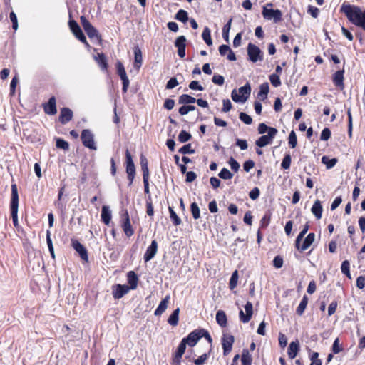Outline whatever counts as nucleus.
Masks as SVG:
<instances>
[{"instance_id": "nucleus-1", "label": "nucleus", "mask_w": 365, "mask_h": 365, "mask_svg": "<svg viewBox=\"0 0 365 365\" xmlns=\"http://www.w3.org/2000/svg\"><path fill=\"white\" fill-rule=\"evenodd\" d=\"M341 11L346 16L350 22L365 31V11L356 6L343 4Z\"/></svg>"}, {"instance_id": "nucleus-2", "label": "nucleus", "mask_w": 365, "mask_h": 365, "mask_svg": "<svg viewBox=\"0 0 365 365\" xmlns=\"http://www.w3.org/2000/svg\"><path fill=\"white\" fill-rule=\"evenodd\" d=\"M18 207H19V195L17 187L16 185H12L11 186V217L13 220V223L15 227L19 226L18 222Z\"/></svg>"}, {"instance_id": "nucleus-3", "label": "nucleus", "mask_w": 365, "mask_h": 365, "mask_svg": "<svg viewBox=\"0 0 365 365\" xmlns=\"http://www.w3.org/2000/svg\"><path fill=\"white\" fill-rule=\"evenodd\" d=\"M251 93V87L249 83L240 87L237 91L234 89L232 91V99L235 102L245 103Z\"/></svg>"}, {"instance_id": "nucleus-4", "label": "nucleus", "mask_w": 365, "mask_h": 365, "mask_svg": "<svg viewBox=\"0 0 365 365\" xmlns=\"http://www.w3.org/2000/svg\"><path fill=\"white\" fill-rule=\"evenodd\" d=\"M68 25L71 31L76 36V38L81 41L82 43H83L86 46H89L86 38L83 34L81 29L78 26V23L75 20L71 19L68 21Z\"/></svg>"}, {"instance_id": "nucleus-5", "label": "nucleus", "mask_w": 365, "mask_h": 365, "mask_svg": "<svg viewBox=\"0 0 365 365\" xmlns=\"http://www.w3.org/2000/svg\"><path fill=\"white\" fill-rule=\"evenodd\" d=\"M247 54L249 59L253 63L262 61L263 58V54L259 48L251 43L247 46Z\"/></svg>"}, {"instance_id": "nucleus-6", "label": "nucleus", "mask_w": 365, "mask_h": 365, "mask_svg": "<svg viewBox=\"0 0 365 365\" xmlns=\"http://www.w3.org/2000/svg\"><path fill=\"white\" fill-rule=\"evenodd\" d=\"M81 23L87 35L91 38H96L101 40V36L98 31L91 25V24L83 16H81Z\"/></svg>"}, {"instance_id": "nucleus-7", "label": "nucleus", "mask_w": 365, "mask_h": 365, "mask_svg": "<svg viewBox=\"0 0 365 365\" xmlns=\"http://www.w3.org/2000/svg\"><path fill=\"white\" fill-rule=\"evenodd\" d=\"M277 133V130L276 128H270L269 129V133L267 135H264L261 136L257 141L256 145L258 147H264L270 143H272L273 139Z\"/></svg>"}, {"instance_id": "nucleus-8", "label": "nucleus", "mask_w": 365, "mask_h": 365, "mask_svg": "<svg viewBox=\"0 0 365 365\" xmlns=\"http://www.w3.org/2000/svg\"><path fill=\"white\" fill-rule=\"evenodd\" d=\"M126 156V173L128 174V178L130 180V185L133 183L135 174V168L132 159V156L129 151L127 150L125 152Z\"/></svg>"}, {"instance_id": "nucleus-9", "label": "nucleus", "mask_w": 365, "mask_h": 365, "mask_svg": "<svg viewBox=\"0 0 365 365\" xmlns=\"http://www.w3.org/2000/svg\"><path fill=\"white\" fill-rule=\"evenodd\" d=\"M81 140L85 147L94 150L97 149L94 142L93 135L89 130H83L82 131Z\"/></svg>"}, {"instance_id": "nucleus-10", "label": "nucleus", "mask_w": 365, "mask_h": 365, "mask_svg": "<svg viewBox=\"0 0 365 365\" xmlns=\"http://www.w3.org/2000/svg\"><path fill=\"white\" fill-rule=\"evenodd\" d=\"M117 71L120 76V79L123 81V91L125 93L129 86V79L126 75V72L123 63L120 61L117 63Z\"/></svg>"}, {"instance_id": "nucleus-11", "label": "nucleus", "mask_w": 365, "mask_h": 365, "mask_svg": "<svg viewBox=\"0 0 365 365\" xmlns=\"http://www.w3.org/2000/svg\"><path fill=\"white\" fill-rule=\"evenodd\" d=\"M246 314L242 310L240 311V319L243 323H247L252 318L253 314V307L250 302H247L245 306Z\"/></svg>"}, {"instance_id": "nucleus-12", "label": "nucleus", "mask_w": 365, "mask_h": 365, "mask_svg": "<svg viewBox=\"0 0 365 365\" xmlns=\"http://www.w3.org/2000/svg\"><path fill=\"white\" fill-rule=\"evenodd\" d=\"M262 14L265 19H273L275 22H278L282 19V12L278 9H268L264 7L262 11Z\"/></svg>"}, {"instance_id": "nucleus-13", "label": "nucleus", "mask_w": 365, "mask_h": 365, "mask_svg": "<svg viewBox=\"0 0 365 365\" xmlns=\"http://www.w3.org/2000/svg\"><path fill=\"white\" fill-rule=\"evenodd\" d=\"M235 341L234 336L230 334H225L222 337V348L224 355H227L232 348V344Z\"/></svg>"}, {"instance_id": "nucleus-14", "label": "nucleus", "mask_w": 365, "mask_h": 365, "mask_svg": "<svg viewBox=\"0 0 365 365\" xmlns=\"http://www.w3.org/2000/svg\"><path fill=\"white\" fill-rule=\"evenodd\" d=\"M202 331L201 330H195L192 332H191L187 338H184L183 339L185 340L186 343L190 346H194L197 342L199 341V339L202 337Z\"/></svg>"}, {"instance_id": "nucleus-15", "label": "nucleus", "mask_w": 365, "mask_h": 365, "mask_svg": "<svg viewBox=\"0 0 365 365\" xmlns=\"http://www.w3.org/2000/svg\"><path fill=\"white\" fill-rule=\"evenodd\" d=\"M128 290V287L125 285L116 284L112 287V293L115 299H120L123 297Z\"/></svg>"}, {"instance_id": "nucleus-16", "label": "nucleus", "mask_w": 365, "mask_h": 365, "mask_svg": "<svg viewBox=\"0 0 365 365\" xmlns=\"http://www.w3.org/2000/svg\"><path fill=\"white\" fill-rule=\"evenodd\" d=\"M73 247L80 255L81 259L86 262H88V254L86 249L77 240L72 241Z\"/></svg>"}, {"instance_id": "nucleus-17", "label": "nucleus", "mask_w": 365, "mask_h": 365, "mask_svg": "<svg viewBox=\"0 0 365 365\" xmlns=\"http://www.w3.org/2000/svg\"><path fill=\"white\" fill-rule=\"evenodd\" d=\"M158 250V243L155 240H153L151 245L148 247L144 255L145 262L150 261L156 255Z\"/></svg>"}, {"instance_id": "nucleus-18", "label": "nucleus", "mask_w": 365, "mask_h": 365, "mask_svg": "<svg viewBox=\"0 0 365 365\" xmlns=\"http://www.w3.org/2000/svg\"><path fill=\"white\" fill-rule=\"evenodd\" d=\"M44 111L48 115H55L57 112L56 106V98L51 97L48 102L44 106Z\"/></svg>"}, {"instance_id": "nucleus-19", "label": "nucleus", "mask_w": 365, "mask_h": 365, "mask_svg": "<svg viewBox=\"0 0 365 365\" xmlns=\"http://www.w3.org/2000/svg\"><path fill=\"white\" fill-rule=\"evenodd\" d=\"M73 117V112L71 109L67 108H63L61 110V113L59 116V120L65 124L70 121Z\"/></svg>"}, {"instance_id": "nucleus-20", "label": "nucleus", "mask_w": 365, "mask_h": 365, "mask_svg": "<svg viewBox=\"0 0 365 365\" xmlns=\"http://www.w3.org/2000/svg\"><path fill=\"white\" fill-rule=\"evenodd\" d=\"M333 81L335 86L339 87L341 89L344 88V70L338 71L335 73Z\"/></svg>"}, {"instance_id": "nucleus-21", "label": "nucleus", "mask_w": 365, "mask_h": 365, "mask_svg": "<svg viewBox=\"0 0 365 365\" xmlns=\"http://www.w3.org/2000/svg\"><path fill=\"white\" fill-rule=\"evenodd\" d=\"M322 210H323V208H322L321 202L319 200H317L314 202V203L311 209V211L317 220L321 219Z\"/></svg>"}, {"instance_id": "nucleus-22", "label": "nucleus", "mask_w": 365, "mask_h": 365, "mask_svg": "<svg viewBox=\"0 0 365 365\" xmlns=\"http://www.w3.org/2000/svg\"><path fill=\"white\" fill-rule=\"evenodd\" d=\"M299 349V344L298 341H292L289 344L288 349L289 357L292 359H294L297 355Z\"/></svg>"}, {"instance_id": "nucleus-23", "label": "nucleus", "mask_w": 365, "mask_h": 365, "mask_svg": "<svg viewBox=\"0 0 365 365\" xmlns=\"http://www.w3.org/2000/svg\"><path fill=\"white\" fill-rule=\"evenodd\" d=\"M125 221L123 224V230L125 232V234L128 236V237H130L133 234V230L131 227V225H130V219H129V215H128V213L126 212L125 213Z\"/></svg>"}, {"instance_id": "nucleus-24", "label": "nucleus", "mask_w": 365, "mask_h": 365, "mask_svg": "<svg viewBox=\"0 0 365 365\" xmlns=\"http://www.w3.org/2000/svg\"><path fill=\"white\" fill-rule=\"evenodd\" d=\"M170 296H166L160 303L158 308L155 311V315L159 316L162 314L168 307Z\"/></svg>"}, {"instance_id": "nucleus-25", "label": "nucleus", "mask_w": 365, "mask_h": 365, "mask_svg": "<svg viewBox=\"0 0 365 365\" xmlns=\"http://www.w3.org/2000/svg\"><path fill=\"white\" fill-rule=\"evenodd\" d=\"M134 55H135V61H134V67L138 70L143 62V56L141 50L138 47H135L134 49Z\"/></svg>"}, {"instance_id": "nucleus-26", "label": "nucleus", "mask_w": 365, "mask_h": 365, "mask_svg": "<svg viewBox=\"0 0 365 365\" xmlns=\"http://www.w3.org/2000/svg\"><path fill=\"white\" fill-rule=\"evenodd\" d=\"M216 321L217 324L222 327H225L227 324V319L226 314L222 310H219L216 314Z\"/></svg>"}, {"instance_id": "nucleus-27", "label": "nucleus", "mask_w": 365, "mask_h": 365, "mask_svg": "<svg viewBox=\"0 0 365 365\" xmlns=\"http://www.w3.org/2000/svg\"><path fill=\"white\" fill-rule=\"evenodd\" d=\"M101 218H102L103 222L106 225H108L110 222L111 212L109 210V207L106 205H103L102 207Z\"/></svg>"}, {"instance_id": "nucleus-28", "label": "nucleus", "mask_w": 365, "mask_h": 365, "mask_svg": "<svg viewBox=\"0 0 365 365\" xmlns=\"http://www.w3.org/2000/svg\"><path fill=\"white\" fill-rule=\"evenodd\" d=\"M315 240V235L314 233H309L304 239L300 250L302 251L306 250L311 246Z\"/></svg>"}, {"instance_id": "nucleus-29", "label": "nucleus", "mask_w": 365, "mask_h": 365, "mask_svg": "<svg viewBox=\"0 0 365 365\" xmlns=\"http://www.w3.org/2000/svg\"><path fill=\"white\" fill-rule=\"evenodd\" d=\"M196 99L187 94H182L178 98V103L182 105H190L195 103Z\"/></svg>"}, {"instance_id": "nucleus-30", "label": "nucleus", "mask_w": 365, "mask_h": 365, "mask_svg": "<svg viewBox=\"0 0 365 365\" xmlns=\"http://www.w3.org/2000/svg\"><path fill=\"white\" fill-rule=\"evenodd\" d=\"M179 313V308H177L175 310L173 311V312L171 314V315L169 317L168 319V322L169 324H170L171 326H176L178 324Z\"/></svg>"}, {"instance_id": "nucleus-31", "label": "nucleus", "mask_w": 365, "mask_h": 365, "mask_svg": "<svg viewBox=\"0 0 365 365\" xmlns=\"http://www.w3.org/2000/svg\"><path fill=\"white\" fill-rule=\"evenodd\" d=\"M269 93V84L268 83L265 82L260 85L259 87V91L257 94L258 97L260 98L262 100H264L267 94Z\"/></svg>"}, {"instance_id": "nucleus-32", "label": "nucleus", "mask_w": 365, "mask_h": 365, "mask_svg": "<svg viewBox=\"0 0 365 365\" xmlns=\"http://www.w3.org/2000/svg\"><path fill=\"white\" fill-rule=\"evenodd\" d=\"M140 165L143 170V178L149 177L148 163L145 157H140Z\"/></svg>"}, {"instance_id": "nucleus-33", "label": "nucleus", "mask_w": 365, "mask_h": 365, "mask_svg": "<svg viewBox=\"0 0 365 365\" xmlns=\"http://www.w3.org/2000/svg\"><path fill=\"white\" fill-rule=\"evenodd\" d=\"M241 361L242 365H251L252 359L247 350H243Z\"/></svg>"}, {"instance_id": "nucleus-34", "label": "nucleus", "mask_w": 365, "mask_h": 365, "mask_svg": "<svg viewBox=\"0 0 365 365\" xmlns=\"http://www.w3.org/2000/svg\"><path fill=\"white\" fill-rule=\"evenodd\" d=\"M322 163H324L326 165L327 169H330L336 165V163H337V159L336 158L330 159L327 156H323L322 158Z\"/></svg>"}, {"instance_id": "nucleus-35", "label": "nucleus", "mask_w": 365, "mask_h": 365, "mask_svg": "<svg viewBox=\"0 0 365 365\" xmlns=\"http://www.w3.org/2000/svg\"><path fill=\"white\" fill-rule=\"evenodd\" d=\"M307 303H308V298L307 297V296H304L302 300L301 301L300 304H299L297 309V314L299 316H301L306 307H307Z\"/></svg>"}, {"instance_id": "nucleus-36", "label": "nucleus", "mask_w": 365, "mask_h": 365, "mask_svg": "<svg viewBox=\"0 0 365 365\" xmlns=\"http://www.w3.org/2000/svg\"><path fill=\"white\" fill-rule=\"evenodd\" d=\"M202 37L208 46H211L212 44V41L210 36V30L208 27L205 28L202 34Z\"/></svg>"}, {"instance_id": "nucleus-37", "label": "nucleus", "mask_w": 365, "mask_h": 365, "mask_svg": "<svg viewBox=\"0 0 365 365\" xmlns=\"http://www.w3.org/2000/svg\"><path fill=\"white\" fill-rule=\"evenodd\" d=\"M238 278H239L238 272H237V270H235L232 273L230 280L229 287H230V289H234L237 287Z\"/></svg>"}, {"instance_id": "nucleus-38", "label": "nucleus", "mask_w": 365, "mask_h": 365, "mask_svg": "<svg viewBox=\"0 0 365 365\" xmlns=\"http://www.w3.org/2000/svg\"><path fill=\"white\" fill-rule=\"evenodd\" d=\"M232 19H230L228 22L224 26L222 29V36L226 41H229V32L231 29Z\"/></svg>"}, {"instance_id": "nucleus-39", "label": "nucleus", "mask_w": 365, "mask_h": 365, "mask_svg": "<svg viewBox=\"0 0 365 365\" xmlns=\"http://www.w3.org/2000/svg\"><path fill=\"white\" fill-rule=\"evenodd\" d=\"M96 61L99 63L100 66L102 69L105 70L108 67V63L105 56L103 53L98 54V56L96 57Z\"/></svg>"}, {"instance_id": "nucleus-40", "label": "nucleus", "mask_w": 365, "mask_h": 365, "mask_svg": "<svg viewBox=\"0 0 365 365\" xmlns=\"http://www.w3.org/2000/svg\"><path fill=\"white\" fill-rule=\"evenodd\" d=\"M195 106L192 105H183L179 108V113L181 115H187L190 111H193L195 110Z\"/></svg>"}, {"instance_id": "nucleus-41", "label": "nucleus", "mask_w": 365, "mask_h": 365, "mask_svg": "<svg viewBox=\"0 0 365 365\" xmlns=\"http://www.w3.org/2000/svg\"><path fill=\"white\" fill-rule=\"evenodd\" d=\"M175 19L183 23L186 22L188 20L187 11L182 9L179 10L175 15Z\"/></svg>"}, {"instance_id": "nucleus-42", "label": "nucleus", "mask_w": 365, "mask_h": 365, "mask_svg": "<svg viewBox=\"0 0 365 365\" xmlns=\"http://www.w3.org/2000/svg\"><path fill=\"white\" fill-rule=\"evenodd\" d=\"M128 282L131 285V288L132 289H135L136 287V285H137L138 278H137L135 274L133 272L131 271V272H128Z\"/></svg>"}, {"instance_id": "nucleus-43", "label": "nucleus", "mask_w": 365, "mask_h": 365, "mask_svg": "<svg viewBox=\"0 0 365 365\" xmlns=\"http://www.w3.org/2000/svg\"><path fill=\"white\" fill-rule=\"evenodd\" d=\"M191 212L194 219L197 220L200 217V208L196 202L191 204Z\"/></svg>"}, {"instance_id": "nucleus-44", "label": "nucleus", "mask_w": 365, "mask_h": 365, "mask_svg": "<svg viewBox=\"0 0 365 365\" xmlns=\"http://www.w3.org/2000/svg\"><path fill=\"white\" fill-rule=\"evenodd\" d=\"M219 177L222 179L229 180L232 178L233 174L227 168H222L219 173Z\"/></svg>"}, {"instance_id": "nucleus-45", "label": "nucleus", "mask_w": 365, "mask_h": 365, "mask_svg": "<svg viewBox=\"0 0 365 365\" xmlns=\"http://www.w3.org/2000/svg\"><path fill=\"white\" fill-rule=\"evenodd\" d=\"M297 144V135L294 130H292L289 135V145L292 148H294Z\"/></svg>"}, {"instance_id": "nucleus-46", "label": "nucleus", "mask_w": 365, "mask_h": 365, "mask_svg": "<svg viewBox=\"0 0 365 365\" xmlns=\"http://www.w3.org/2000/svg\"><path fill=\"white\" fill-rule=\"evenodd\" d=\"M169 212L170 214V218L173 221V223L175 225H179L181 223L180 218L176 215L173 209L170 207H169Z\"/></svg>"}, {"instance_id": "nucleus-47", "label": "nucleus", "mask_w": 365, "mask_h": 365, "mask_svg": "<svg viewBox=\"0 0 365 365\" xmlns=\"http://www.w3.org/2000/svg\"><path fill=\"white\" fill-rule=\"evenodd\" d=\"M190 138L191 135L186 132L185 130H182L178 135V140L181 143H185L188 141Z\"/></svg>"}, {"instance_id": "nucleus-48", "label": "nucleus", "mask_w": 365, "mask_h": 365, "mask_svg": "<svg viewBox=\"0 0 365 365\" xmlns=\"http://www.w3.org/2000/svg\"><path fill=\"white\" fill-rule=\"evenodd\" d=\"M269 80H270L272 85L274 87H278L281 85L279 76L276 73H273V74L270 75Z\"/></svg>"}, {"instance_id": "nucleus-49", "label": "nucleus", "mask_w": 365, "mask_h": 365, "mask_svg": "<svg viewBox=\"0 0 365 365\" xmlns=\"http://www.w3.org/2000/svg\"><path fill=\"white\" fill-rule=\"evenodd\" d=\"M185 41H186L185 37L184 36H180L176 38L175 42V46L178 48H185V46H186Z\"/></svg>"}, {"instance_id": "nucleus-50", "label": "nucleus", "mask_w": 365, "mask_h": 365, "mask_svg": "<svg viewBox=\"0 0 365 365\" xmlns=\"http://www.w3.org/2000/svg\"><path fill=\"white\" fill-rule=\"evenodd\" d=\"M187 344L186 343L185 340L182 339L181 341L180 344H179L175 354H178V356H182V355L184 354V353L185 351Z\"/></svg>"}, {"instance_id": "nucleus-51", "label": "nucleus", "mask_w": 365, "mask_h": 365, "mask_svg": "<svg viewBox=\"0 0 365 365\" xmlns=\"http://www.w3.org/2000/svg\"><path fill=\"white\" fill-rule=\"evenodd\" d=\"M240 119L247 125H250L252 122V118L245 113L241 112L239 116Z\"/></svg>"}, {"instance_id": "nucleus-52", "label": "nucleus", "mask_w": 365, "mask_h": 365, "mask_svg": "<svg viewBox=\"0 0 365 365\" xmlns=\"http://www.w3.org/2000/svg\"><path fill=\"white\" fill-rule=\"evenodd\" d=\"M290 165H291V156H290V155L287 154L284 157L281 165H282V168L288 169V168H289Z\"/></svg>"}, {"instance_id": "nucleus-53", "label": "nucleus", "mask_w": 365, "mask_h": 365, "mask_svg": "<svg viewBox=\"0 0 365 365\" xmlns=\"http://www.w3.org/2000/svg\"><path fill=\"white\" fill-rule=\"evenodd\" d=\"M341 272L348 277L351 278V274L349 272V262L347 260H345L342 262Z\"/></svg>"}, {"instance_id": "nucleus-54", "label": "nucleus", "mask_w": 365, "mask_h": 365, "mask_svg": "<svg viewBox=\"0 0 365 365\" xmlns=\"http://www.w3.org/2000/svg\"><path fill=\"white\" fill-rule=\"evenodd\" d=\"M56 147L58 148H61V149H63V150H68L69 148V145L68 143L65 141L64 140H62V139H58L56 140Z\"/></svg>"}, {"instance_id": "nucleus-55", "label": "nucleus", "mask_w": 365, "mask_h": 365, "mask_svg": "<svg viewBox=\"0 0 365 365\" xmlns=\"http://www.w3.org/2000/svg\"><path fill=\"white\" fill-rule=\"evenodd\" d=\"M232 108V103L229 99L223 100V107L222 111L224 113L229 112Z\"/></svg>"}, {"instance_id": "nucleus-56", "label": "nucleus", "mask_w": 365, "mask_h": 365, "mask_svg": "<svg viewBox=\"0 0 365 365\" xmlns=\"http://www.w3.org/2000/svg\"><path fill=\"white\" fill-rule=\"evenodd\" d=\"M212 82L215 84H217V85H219V86H222V85H223V83L225 82V79H224V77L222 76L215 75L212 77Z\"/></svg>"}, {"instance_id": "nucleus-57", "label": "nucleus", "mask_w": 365, "mask_h": 365, "mask_svg": "<svg viewBox=\"0 0 365 365\" xmlns=\"http://www.w3.org/2000/svg\"><path fill=\"white\" fill-rule=\"evenodd\" d=\"M331 136V131L329 128H325L324 129H323L322 133H321V136H320V139L322 140H327Z\"/></svg>"}, {"instance_id": "nucleus-58", "label": "nucleus", "mask_w": 365, "mask_h": 365, "mask_svg": "<svg viewBox=\"0 0 365 365\" xmlns=\"http://www.w3.org/2000/svg\"><path fill=\"white\" fill-rule=\"evenodd\" d=\"M307 11L314 18H317L319 13V9L313 6H309Z\"/></svg>"}, {"instance_id": "nucleus-59", "label": "nucleus", "mask_w": 365, "mask_h": 365, "mask_svg": "<svg viewBox=\"0 0 365 365\" xmlns=\"http://www.w3.org/2000/svg\"><path fill=\"white\" fill-rule=\"evenodd\" d=\"M274 266L279 269L283 266V259L280 256H276L273 260Z\"/></svg>"}, {"instance_id": "nucleus-60", "label": "nucleus", "mask_w": 365, "mask_h": 365, "mask_svg": "<svg viewBox=\"0 0 365 365\" xmlns=\"http://www.w3.org/2000/svg\"><path fill=\"white\" fill-rule=\"evenodd\" d=\"M178 85V82L175 78H171L166 84L167 89H172Z\"/></svg>"}, {"instance_id": "nucleus-61", "label": "nucleus", "mask_w": 365, "mask_h": 365, "mask_svg": "<svg viewBox=\"0 0 365 365\" xmlns=\"http://www.w3.org/2000/svg\"><path fill=\"white\" fill-rule=\"evenodd\" d=\"M189 88L192 90H198V91H202L204 89L203 87L201 85H200L198 81H191L189 85Z\"/></svg>"}, {"instance_id": "nucleus-62", "label": "nucleus", "mask_w": 365, "mask_h": 365, "mask_svg": "<svg viewBox=\"0 0 365 365\" xmlns=\"http://www.w3.org/2000/svg\"><path fill=\"white\" fill-rule=\"evenodd\" d=\"M210 182L214 189L218 188L220 186V180L216 177H211Z\"/></svg>"}, {"instance_id": "nucleus-63", "label": "nucleus", "mask_w": 365, "mask_h": 365, "mask_svg": "<svg viewBox=\"0 0 365 365\" xmlns=\"http://www.w3.org/2000/svg\"><path fill=\"white\" fill-rule=\"evenodd\" d=\"M356 286L359 289H362L365 287V277L360 276L356 279Z\"/></svg>"}, {"instance_id": "nucleus-64", "label": "nucleus", "mask_w": 365, "mask_h": 365, "mask_svg": "<svg viewBox=\"0 0 365 365\" xmlns=\"http://www.w3.org/2000/svg\"><path fill=\"white\" fill-rule=\"evenodd\" d=\"M207 359V355L204 354L201 355L198 359H195L194 363L195 365H202Z\"/></svg>"}]
</instances>
